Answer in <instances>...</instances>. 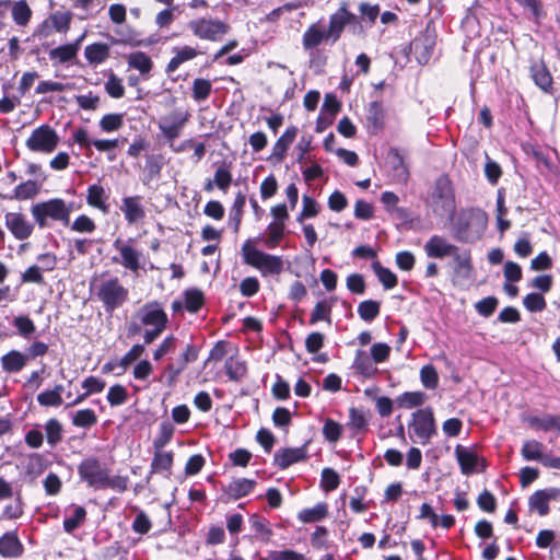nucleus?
Segmentation results:
<instances>
[{"mask_svg":"<svg viewBox=\"0 0 560 560\" xmlns=\"http://www.w3.org/2000/svg\"><path fill=\"white\" fill-rule=\"evenodd\" d=\"M70 229L78 233H93L96 225L90 217L81 214L72 222Z\"/></svg>","mask_w":560,"mask_h":560,"instance_id":"62","label":"nucleus"},{"mask_svg":"<svg viewBox=\"0 0 560 560\" xmlns=\"http://www.w3.org/2000/svg\"><path fill=\"white\" fill-rule=\"evenodd\" d=\"M428 206L438 217L453 218L455 213V196L453 187L447 177H439L428 197Z\"/></svg>","mask_w":560,"mask_h":560,"instance_id":"5","label":"nucleus"},{"mask_svg":"<svg viewBox=\"0 0 560 560\" xmlns=\"http://www.w3.org/2000/svg\"><path fill=\"white\" fill-rule=\"evenodd\" d=\"M110 47L105 43H93L84 48V57L90 65L97 66L109 58Z\"/></svg>","mask_w":560,"mask_h":560,"instance_id":"25","label":"nucleus"},{"mask_svg":"<svg viewBox=\"0 0 560 560\" xmlns=\"http://www.w3.org/2000/svg\"><path fill=\"white\" fill-rule=\"evenodd\" d=\"M522 457L525 460H536L541 463L544 454V444L537 440H527L521 448Z\"/></svg>","mask_w":560,"mask_h":560,"instance_id":"38","label":"nucleus"},{"mask_svg":"<svg viewBox=\"0 0 560 560\" xmlns=\"http://www.w3.org/2000/svg\"><path fill=\"white\" fill-rule=\"evenodd\" d=\"M187 365L188 363L182 357L166 365L164 376L167 378L168 385H172L177 380Z\"/></svg>","mask_w":560,"mask_h":560,"instance_id":"54","label":"nucleus"},{"mask_svg":"<svg viewBox=\"0 0 560 560\" xmlns=\"http://www.w3.org/2000/svg\"><path fill=\"white\" fill-rule=\"evenodd\" d=\"M23 553V545L15 532H7L0 537V555L4 558H18Z\"/></svg>","mask_w":560,"mask_h":560,"instance_id":"21","label":"nucleus"},{"mask_svg":"<svg viewBox=\"0 0 560 560\" xmlns=\"http://www.w3.org/2000/svg\"><path fill=\"white\" fill-rule=\"evenodd\" d=\"M242 255L244 262L258 269L262 276L279 275L283 270V260L280 256L264 253L249 244H243Z\"/></svg>","mask_w":560,"mask_h":560,"instance_id":"6","label":"nucleus"},{"mask_svg":"<svg viewBox=\"0 0 560 560\" xmlns=\"http://www.w3.org/2000/svg\"><path fill=\"white\" fill-rule=\"evenodd\" d=\"M224 368L228 377L235 382L241 381L247 372L245 362L233 357L225 361Z\"/></svg>","mask_w":560,"mask_h":560,"instance_id":"42","label":"nucleus"},{"mask_svg":"<svg viewBox=\"0 0 560 560\" xmlns=\"http://www.w3.org/2000/svg\"><path fill=\"white\" fill-rule=\"evenodd\" d=\"M427 398L428 396L423 392H407L400 396L399 400L401 406L406 408H415L422 406Z\"/></svg>","mask_w":560,"mask_h":560,"instance_id":"57","label":"nucleus"},{"mask_svg":"<svg viewBox=\"0 0 560 560\" xmlns=\"http://www.w3.org/2000/svg\"><path fill=\"white\" fill-rule=\"evenodd\" d=\"M368 122L374 128V130H380L384 124V114L382 109V105L377 102H372L369 105Z\"/></svg>","mask_w":560,"mask_h":560,"instance_id":"52","label":"nucleus"},{"mask_svg":"<svg viewBox=\"0 0 560 560\" xmlns=\"http://www.w3.org/2000/svg\"><path fill=\"white\" fill-rule=\"evenodd\" d=\"M296 135L298 128L295 126L288 127L283 135L273 144L272 153L269 159L275 160L276 162H282Z\"/></svg>","mask_w":560,"mask_h":560,"instance_id":"20","label":"nucleus"},{"mask_svg":"<svg viewBox=\"0 0 560 560\" xmlns=\"http://www.w3.org/2000/svg\"><path fill=\"white\" fill-rule=\"evenodd\" d=\"M420 380L422 385L428 389H434L439 385V375L433 365H424L420 370Z\"/></svg>","mask_w":560,"mask_h":560,"instance_id":"56","label":"nucleus"},{"mask_svg":"<svg viewBox=\"0 0 560 560\" xmlns=\"http://www.w3.org/2000/svg\"><path fill=\"white\" fill-rule=\"evenodd\" d=\"M214 184L222 191H226L232 183V174L225 165H221L217 168L213 178Z\"/></svg>","mask_w":560,"mask_h":560,"instance_id":"61","label":"nucleus"},{"mask_svg":"<svg viewBox=\"0 0 560 560\" xmlns=\"http://www.w3.org/2000/svg\"><path fill=\"white\" fill-rule=\"evenodd\" d=\"M256 481L247 478H238L232 480L226 487H224L223 492L231 500H238L247 494H249L255 488Z\"/></svg>","mask_w":560,"mask_h":560,"instance_id":"22","label":"nucleus"},{"mask_svg":"<svg viewBox=\"0 0 560 560\" xmlns=\"http://www.w3.org/2000/svg\"><path fill=\"white\" fill-rule=\"evenodd\" d=\"M523 304L529 312H541L546 308V301L539 293L527 294L523 300Z\"/></svg>","mask_w":560,"mask_h":560,"instance_id":"63","label":"nucleus"},{"mask_svg":"<svg viewBox=\"0 0 560 560\" xmlns=\"http://www.w3.org/2000/svg\"><path fill=\"white\" fill-rule=\"evenodd\" d=\"M173 52L175 55L166 66V72L168 73L175 72L182 63L192 60L199 55V51L190 46L175 47Z\"/></svg>","mask_w":560,"mask_h":560,"instance_id":"27","label":"nucleus"},{"mask_svg":"<svg viewBox=\"0 0 560 560\" xmlns=\"http://www.w3.org/2000/svg\"><path fill=\"white\" fill-rule=\"evenodd\" d=\"M436 44L435 30L430 24L411 43V49L420 65H427L431 60Z\"/></svg>","mask_w":560,"mask_h":560,"instance_id":"12","label":"nucleus"},{"mask_svg":"<svg viewBox=\"0 0 560 560\" xmlns=\"http://www.w3.org/2000/svg\"><path fill=\"white\" fill-rule=\"evenodd\" d=\"M318 203L316 200L307 195L302 198V210L296 217L299 223H303L305 219L314 218L318 214Z\"/></svg>","mask_w":560,"mask_h":560,"instance_id":"49","label":"nucleus"},{"mask_svg":"<svg viewBox=\"0 0 560 560\" xmlns=\"http://www.w3.org/2000/svg\"><path fill=\"white\" fill-rule=\"evenodd\" d=\"M105 91L110 97H122L125 94V88L122 85L121 79L112 73L105 82Z\"/></svg>","mask_w":560,"mask_h":560,"instance_id":"60","label":"nucleus"},{"mask_svg":"<svg viewBox=\"0 0 560 560\" xmlns=\"http://www.w3.org/2000/svg\"><path fill=\"white\" fill-rule=\"evenodd\" d=\"M307 452L305 447H288L277 451L273 455V463L280 469H285L293 464L305 460Z\"/></svg>","mask_w":560,"mask_h":560,"instance_id":"19","label":"nucleus"},{"mask_svg":"<svg viewBox=\"0 0 560 560\" xmlns=\"http://www.w3.org/2000/svg\"><path fill=\"white\" fill-rule=\"evenodd\" d=\"M328 514V508L326 503H317L315 506L304 509L299 512L298 518L302 523H315L324 520Z\"/></svg>","mask_w":560,"mask_h":560,"instance_id":"36","label":"nucleus"},{"mask_svg":"<svg viewBox=\"0 0 560 560\" xmlns=\"http://www.w3.org/2000/svg\"><path fill=\"white\" fill-rule=\"evenodd\" d=\"M80 479L89 487L101 490L106 489L108 469L96 457H88L78 466Z\"/></svg>","mask_w":560,"mask_h":560,"instance_id":"8","label":"nucleus"},{"mask_svg":"<svg viewBox=\"0 0 560 560\" xmlns=\"http://www.w3.org/2000/svg\"><path fill=\"white\" fill-rule=\"evenodd\" d=\"M331 42L328 32L319 26L318 23L310 25L303 34L302 45L306 51H311V62L314 61V49L324 42Z\"/></svg>","mask_w":560,"mask_h":560,"instance_id":"17","label":"nucleus"},{"mask_svg":"<svg viewBox=\"0 0 560 560\" xmlns=\"http://www.w3.org/2000/svg\"><path fill=\"white\" fill-rule=\"evenodd\" d=\"M121 211L129 224H133L144 217V210L139 196L125 197L122 199Z\"/></svg>","mask_w":560,"mask_h":560,"instance_id":"24","label":"nucleus"},{"mask_svg":"<svg viewBox=\"0 0 560 560\" xmlns=\"http://www.w3.org/2000/svg\"><path fill=\"white\" fill-rule=\"evenodd\" d=\"M86 511L83 506H77L73 511L72 516L65 518L63 529L71 534L85 520Z\"/></svg>","mask_w":560,"mask_h":560,"instance_id":"55","label":"nucleus"},{"mask_svg":"<svg viewBox=\"0 0 560 560\" xmlns=\"http://www.w3.org/2000/svg\"><path fill=\"white\" fill-rule=\"evenodd\" d=\"M79 50V40L73 44H66L59 47H56L49 51V58L51 60H57L60 63H65L71 61L78 54Z\"/></svg>","mask_w":560,"mask_h":560,"instance_id":"37","label":"nucleus"},{"mask_svg":"<svg viewBox=\"0 0 560 560\" xmlns=\"http://www.w3.org/2000/svg\"><path fill=\"white\" fill-rule=\"evenodd\" d=\"M560 497V489L547 488L534 492L529 498V508L538 512L540 516L549 513V502Z\"/></svg>","mask_w":560,"mask_h":560,"instance_id":"18","label":"nucleus"},{"mask_svg":"<svg viewBox=\"0 0 560 560\" xmlns=\"http://www.w3.org/2000/svg\"><path fill=\"white\" fill-rule=\"evenodd\" d=\"M285 223L281 222H271L267 226V240L266 244L269 248H275L278 246L279 242L282 240L284 235Z\"/></svg>","mask_w":560,"mask_h":560,"instance_id":"47","label":"nucleus"},{"mask_svg":"<svg viewBox=\"0 0 560 560\" xmlns=\"http://www.w3.org/2000/svg\"><path fill=\"white\" fill-rule=\"evenodd\" d=\"M187 121V115L182 112H174L170 116H166L161 119L159 122V128L164 137L173 142L176 138L179 137L180 130Z\"/></svg>","mask_w":560,"mask_h":560,"instance_id":"15","label":"nucleus"},{"mask_svg":"<svg viewBox=\"0 0 560 560\" xmlns=\"http://www.w3.org/2000/svg\"><path fill=\"white\" fill-rule=\"evenodd\" d=\"M40 186L35 180H26L18 185L13 191L11 199L27 200L35 197L39 192Z\"/></svg>","mask_w":560,"mask_h":560,"instance_id":"40","label":"nucleus"},{"mask_svg":"<svg viewBox=\"0 0 560 560\" xmlns=\"http://www.w3.org/2000/svg\"><path fill=\"white\" fill-rule=\"evenodd\" d=\"M358 22L357 15L348 11L347 4L343 3L335 13L329 16L328 36L331 38V43H336L345 27L350 24Z\"/></svg>","mask_w":560,"mask_h":560,"instance_id":"13","label":"nucleus"},{"mask_svg":"<svg viewBox=\"0 0 560 560\" xmlns=\"http://www.w3.org/2000/svg\"><path fill=\"white\" fill-rule=\"evenodd\" d=\"M388 161L394 171V177L398 182H406L409 175L408 167L404 162V158L400 154L399 150L396 148H392L388 151Z\"/></svg>","mask_w":560,"mask_h":560,"instance_id":"34","label":"nucleus"},{"mask_svg":"<svg viewBox=\"0 0 560 560\" xmlns=\"http://www.w3.org/2000/svg\"><path fill=\"white\" fill-rule=\"evenodd\" d=\"M372 269L386 290L393 289L397 285L396 275L388 268L383 267L380 261H374L372 264Z\"/></svg>","mask_w":560,"mask_h":560,"instance_id":"41","label":"nucleus"},{"mask_svg":"<svg viewBox=\"0 0 560 560\" xmlns=\"http://www.w3.org/2000/svg\"><path fill=\"white\" fill-rule=\"evenodd\" d=\"M136 318L141 326L148 327L143 334L145 345H150L158 339L168 322L167 314L156 301L148 302L141 306L136 313Z\"/></svg>","mask_w":560,"mask_h":560,"instance_id":"2","label":"nucleus"},{"mask_svg":"<svg viewBox=\"0 0 560 560\" xmlns=\"http://www.w3.org/2000/svg\"><path fill=\"white\" fill-rule=\"evenodd\" d=\"M340 483L339 475L332 468H324L322 471L320 487L329 492L338 488Z\"/></svg>","mask_w":560,"mask_h":560,"instance_id":"58","label":"nucleus"},{"mask_svg":"<svg viewBox=\"0 0 560 560\" xmlns=\"http://www.w3.org/2000/svg\"><path fill=\"white\" fill-rule=\"evenodd\" d=\"M212 91V84L209 80L197 78L192 82V97L197 102L206 101Z\"/></svg>","mask_w":560,"mask_h":560,"instance_id":"51","label":"nucleus"},{"mask_svg":"<svg viewBox=\"0 0 560 560\" xmlns=\"http://www.w3.org/2000/svg\"><path fill=\"white\" fill-rule=\"evenodd\" d=\"M188 28L199 39L218 42L229 32L230 26L219 20L200 18L189 21Z\"/></svg>","mask_w":560,"mask_h":560,"instance_id":"9","label":"nucleus"},{"mask_svg":"<svg viewBox=\"0 0 560 560\" xmlns=\"http://www.w3.org/2000/svg\"><path fill=\"white\" fill-rule=\"evenodd\" d=\"M380 303L373 300H366L359 304L358 314L364 322H372L380 314Z\"/></svg>","mask_w":560,"mask_h":560,"instance_id":"50","label":"nucleus"},{"mask_svg":"<svg viewBox=\"0 0 560 560\" xmlns=\"http://www.w3.org/2000/svg\"><path fill=\"white\" fill-rule=\"evenodd\" d=\"M455 456L464 475H471L476 471L478 465V456L470 448L457 445L455 447Z\"/></svg>","mask_w":560,"mask_h":560,"instance_id":"23","label":"nucleus"},{"mask_svg":"<svg viewBox=\"0 0 560 560\" xmlns=\"http://www.w3.org/2000/svg\"><path fill=\"white\" fill-rule=\"evenodd\" d=\"M113 247L117 250L118 256L112 258L113 262L122 266L132 273L144 267L145 259L143 253L132 245V240L127 242L117 238L113 243Z\"/></svg>","mask_w":560,"mask_h":560,"instance_id":"7","label":"nucleus"},{"mask_svg":"<svg viewBox=\"0 0 560 560\" xmlns=\"http://www.w3.org/2000/svg\"><path fill=\"white\" fill-rule=\"evenodd\" d=\"M128 67L148 75L153 68L151 58L143 51H135L127 56Z\"/></svg>","mask_w":560,"mask_h":560,"instance_id":"32","label":"nucleus"},{"mask_svg":"<svg viewBox=\"0 0 560 560\" xmlns=\"http://www.w3.org/2000/svg\"><path fill=\"white\" fill-rule=\"evenodd\" d=\"M47 443L54 447L62 440L63 429L57 419H49L45 427Z\"/></svg>","mask_w":560,"mask_h":560,"instance_id":"44","label":"nucleus"},{"mask_svg":"<svg viewBox=\"0 0 560 560\" xmlns=\"http://www.w3.org/2000/svg\"><path fill=\"white\" fill-rule=\"evenodd\" d=\"M28 355L18 350H11L1 358L2 369L8 373H18L27 364Z\"/></svg>","mask_w":560,"mask_h":560,"instance_id":"26","label":"nucleus"},{"mask_svg":"<svg viewBox=\"0 0 560 560\" xmlns=\"http://www.w3.org/2000/svg\"><path fill=\"white\" fill-rule=\"evenodd\" d=\"M245 202H246L245 195L242 192H238L234 199L232 207H231L230 218H229L230 224L233 225L234 232H237L240 229Z\"/></svg>","mask_w":560,"mask_h":560,"instance_id":"43","label":"nucleus"},{"mask_svg":"<svg viewBox=\"0 0 560 560\" xmlns=\"http://www.w3.org/2000/svg\"><path fill=\"white\" fill-rule=\"evenodd\" d=\"M11 16L18 26H26L32 18V10L25 0L11 3Z\"/></svg>","mask_w":560,"mask_h":560,"instance_id":"35","label":"nucleus"},{"mask_svg":"<svg viewBox=\"0 0 560 560\" xmlns=\"http://www.w3.org/2000/svg\"><path fill=\"white\" fill-rule=\"evenodd\" d=\"M184 298L185 307L191 313L197 312L203 304V294L197 289L185 291Z\"/></svg>","mask_w":560,"mask_h":560,"instance_id":"53","label":"nucleus"},{"mask_svg":"<svg viewBox=\"0 0 560 560\" xmlns=\"http://www.w3.org/2000/svg\"><path fill=\"white\" fill-rule=\"evenodd\" d=\"M410 429L416 435V442L425 445L436 434L435 420L431 408L419 409L412 413Z\"/></svg>","mask_w":560,"mask_h":560,"instance_id":"11","label":"nucleus"},{"mask_svg":"<svg viewBox=\"0 0 560 560\" xmlns=\"http://www.w3.org/2000/svg\"><path fill=\"white\" fill-rule=\"evenodd\" d=\"M530 75L537 86L548 92L552 85V77L547 67L541 61H536L530 66Z\"/></svg>","mask_w":560,"mask_h":560,"instance_id":"29","label":"nucleus"},{"mask_svg":"<svg viewBox=\"0 0 560 560\" xmlns=\"http://www.w3.org/2000/svg\"><path fill=\"white\" fill-rule=\"evenodd\" d=\"M106 398L110 406H120L127 401L128 393L122 385L116 384L109 387Z\"/></svg>","mask_w":560,"mask_h":560,"instance_id":"59","label":"nucleus"},{"mask_svg":"<svg viewBox=\"0 0 560 560\" xmlns=\"http://www.w3.org/2000/svg\"><path fill=\"white\" fill-rule=\"evenodd\" d=\"M72 424L78 428H90L97 422V416L92 409H81L72 415Z\"/></svg>","mask_w":560,"mask_h":560,"instance_id":"45","label":"nucleus"},{"mask_svg":"<svg viewBox=\"0 0 560 560\" xmlns=\"http://www.w3.org/2000/svg\"><path fill=\"white\" fill-rule=\"evenodd\" d=\"M98 125L103 132L117 131L124 126V114H106L101 118Z\"/></svg>","mask_w":560,"mask_h":560,"instance_id":"46","label":"nucleus"},{"mask_svg":"<svg viewBox=\"0 0 560 560\" xmlns=\"http://www.w3.org/2000/svg\"><path fill=\"white\" fill-rule=\"evenodd\" d=\"M488 218L478 208L462 210L454 221V236L463 243H474L481 238L487 229Z\"/></svg>","mask_w":560,"mask_h":560,"instance_id":"1","label":"nucleus"},{"mask_svg":"<svg viewBox=\"0 0 560 560\" xmlns=\"http://www.w3.org/2000/svg\"><path fill=\"white\" fill-rule=\"evenodd\" d=\"M353 369L362 376L370 378L374 376L377 369L373 364V360L363 350H358L352 364Z\"/></svg>","mask_w":560,"mask_h":560,"instance_id":"31","label":"nucleus"},{"mask_svg":"<svg viewBox=\"0 0 560 560\" xmlns=\"http://www.w3.org/2000/svg\"><path fill=\"white\" fill-rule=\"evenodd\" d=\"M268 560H305V557L298 551L285 549L270 551Z\"/></svg>","mask_w":560,"mask_h":560,"instance_id":"64","label":"nucleus"},{"mask_svg":"<svg viewBox=\"0 0 560 560\" xmlns=\"http://www.w3.org/2000/svg\"><path fill=\"white\" fill-rule=\"evenodd\" d=\"M331 310L332 303L326 299L318 301L312 313L310 318V324L314 325L317 322L325 320L328 324L331 323Z\"/></svg>","mask_w":560,"mask_h":560,"instance_id":"39","label":"nucleus"},{"mask_svg":"<svg viewBox=\"0 0 560 560\" xmlns=\"http://www.w3.org/2000/svg\"><path fill=\"white\" fill-rule=\"evenodd\" d=\"M450 256L453 257L455 264V273L463 278L469 279L472 271L471 257L469 250L460 252L459 248L456 246V253L451 254Z\"/></svg>","mask_w":560,"mask_h":560,"instance_id":"30","label":"nucleus"},{"mask_svg":"<svg viewBox=\"0 0 560 560\" xmlns=\"http://www.w3.org/2000/svg\"><path fill=\"white\" fill-rule=\"evenodd\" d=\"M423 249L429 258L442 259L455 254L456 245L441 235H433L425 242Z\"/></svg>","mask_w":560,"mask_h":560,"instance_id":"16","label":"nucleus"},{"mask_svg":"<svg viewBox=\"0 0 560 560\" xmlns=\"http://www.w3.org/2000/svg\"><path fill=\"white\" fill-rule=\"evenodd\" d=\"M173 452H164L163 450H154L153 459L151 463L152 474H162L171 471L173 465Z\"/></svg>","mask_w":560,"mask_h":560,"instance_id":"33","label":"nucleus"},{"mask_svg":"<svg viewBox=\"0 0 560 560\" xmlns=\"http://www.w3.org/2000/svg\"><path fill=\"white\" fill-rule=\"evenodd\" d=\"M174 427L171 422L164 421L160 424L159 435L153 441L154 450H163L172 440Z\"/></svg>","mask_w":560,"mask_h":560,"instance_id":"48","label":"nucleus"},{"mask_svg":"<svg viewBox=\"0 0 560 560\" xmlns=\"http://www.w3.org/2000/svg\"><path fill=\"white\" fill-rule=\"evenodd\" d=\"M107 199L108 195L103 186L97 184L89 186L86 194L88 205L101 210L103 213H107L109 209V206L106 202Z\"/></svg>","mask_w":560,"mask_h":560,"instance_id":"28","label":"nucleus"},{"mask_svg":"<svg viewBox=\"0 0 560 560\" xmlns=\"http://www.w3.org/2000/svg\"><path fill=\"white\" fill-rule=\"evenodd\" d=\"M97 300L103 304L106 313L113 314L129 299V290L117 277L101 280L94 288Z\"/></svg>","mask_w":560,"mask_h":560,"instance_id":"4","label":"nucleus"},{"mask_svg":"<svg viewBox=\"0 0 560 560\" xmlns=\"http://www.w3.org/2000/svg\"><path fill=\"white\" fill-rule=\"evenodd\" d=\"M59 143V136L49 125H40L35 128L25 142L32 152L51 153Z\"/></svg>","mask_w":560,"mask_h":560,"instance_id":"10","label":"nucleus"},{"mask_svg":"<svg viewBox=\"0 0 560 560\" xmlns=\"http://www.w3.org/2000/svg\"><path fill=\"white\" fill-rule=\"evenodd\" d=\"M73 203H67L61 198H54L32 206L31 213L40 229L48 225V220L59 221L65 226L70 224V213Z\"/></svg>","mask_w":560,"mask_h":560,"instance_id":"3","label":"nucleus"},{"mask_svg":"<svg viewBox=\"0 0 560 560\" xmlns=\"http://www.w3.org/2000/svg\"><path fill=\"white\" fill-rule=\"evenodd\" d=\"M4 224L14 238L19 241L27 240L34 231L33 223L20 212H7L4 214Z\"/></svg>","mask_w":560,"mask_h":560,"instance_id":"14","label":"nucleus"}]
</instances>
